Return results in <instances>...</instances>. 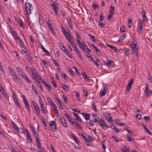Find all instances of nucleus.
Segmentation results:
<instances>
[{
	"instance_id": "obj_26",
	"label": "nucleus",
	"mask_w": 152,
	"mask_h": 152,
	"mask_svg": "<svg viewBox=\"0 0 152 152\" xmlns=\"http://www.w3.org/2000/svg\"><path fill=\"white\" fill-rule=\"evenodd\" d=\"M41 48L42 50H43V52H44L45 53V54L46 55H49V52L43 46L41 45Z\"/></svg>"
},
{
	"instance_id": "obj_51",
	"label": "nucleus",
	"mask_w": 152,
	"mask_h": 152,
	"mask_svg": "<svg viewBox=\"0 0 152 152\" xmlns=\"http://www.w3.org/2000/svg\"><path fill=\"white\" fill-rule=\"evenodd\" d=\"M18 23L23 28H24V26L23 25V23L20 18H19L18 20Z\"/></svg>"
},
{
	"instance_id": "obj_64",
	"label": "nucleus",
	"mask_w": 152,
	"mask_h": 152,
	"mask_svg": "<svg viewBox=\"0 0 152 152\" xmlns=\"http://www.w3.org/2000/svg\"><path fill=\"white\" fill-rule=\"evenodd\" d=\"M53 131H55L57 130V126L56 124H55L53 126L50 127Z\"/></svg>"
},
{
	"instance_id": "obj_3",
	"label": "nucleus",
	"mask_w": 152,
	"mask_h": 152,
	"mask_svg": "<svg viewBox=\"0 0 152 152\" xmlns=\"http://www.w3.org/2000/svg\"><path fill=\"white\" fill-rule=\"evenodd\" d=\"M59 46L60 48H61V47H62V48H64V49H62L63 51L64 52V53L66 54L68 57L69 58H72V56L69 53V52L67 50V49L66 48L64 47L63 45L62 44H60L59 45Z\"/></svg>"
},
{
	"instance_id": "obj_54",
	"label": "nucleus",
	"mask_w": 152,
	"mask_h": 152,
	"mask_svg": "<svg viewBox=\"0 0 152 152\" xmlns=\"http://www.w3.org/2000/svg\"><path fill=\"white\" fill-rule=\"evenodd\" d=\"M108 46L110 48H111L112 50H114L115 51H116L117 50V48H116L114 46H113L110 45H108Z\"/></svg>"
},
{
	"instance_id": "obj_27",
	"label": "nucleus",
	"mask_w": 152,
	"mask_h": 152,
	"mask_svg": "<svg viewBox=\"0 0 152 152\" xmlns=\"http://www.w3.org/2000/svg\"><path fill=\"white\" fill-rule=\"evenodd\" d=\"M67 23L68 24L70 28L72 29L73 28V26L72 25V21L71 20V19H70L69 20H67Z\"/></svg>"
},
{
	"instance_id": "obj_41",
	"label": "nucleus",
	"mask_w": 152,
	"mask_h": 152,
	"mask_svg": "<svg viewBox=\"0 0 152 152\" xmlns=\"http://www.w3.org/2000/svg\"><path fill=\"white\" fill-rule=\"evenodd\" d=\"M13 100H14V102H15V104H16V106L19 108L20 107V106L19 104L18 99H13Z\"/></svg>"
},
{
	"instance_id": "obj_10",
	"label": "nucleus",
	"mask_w": 152,
	"mask_h": 152,
	"mask_svg": "<svg viewBox=\"0 0 152 152\" xmlns=\"http://www.w3.org/2000/svg\"><path fill=\"white\" fill-rule=\"evenodd\" d=\"M104 62L106 64L110 66L111 65L112 66H114V63L112 60L109 61L108 59H106L105 60H104Z\"/></svg>"
},
{
	"instance_id": "obj_23",
	"label": "nucleus",
	"mask_w": 152,
	"mask_h": 152,
	"mask_svg": "<svg viewBox=\"0 0 152 152\" xmlns=\"http://www.w3.org/2000/svg\"><path fill=\"white\" fill-rule=\"evenodd\" d=\"M39 23L40 25H41L43 23V18L41 15L39 14Z\"/></svg>"
},
{
	"instance_id": "obj_63",
	"label": "nucleus",
	"mask_w": 152,
	"mask_h": 152,
	"mask_svg": "<svg viewBox=\"0 0 152 152\" xmlns=\"http://www.w3.org/2000/svg\"><path fill=\"white\" fill-rule=\"evenodd\" d=\"M58 105L59 107L61 110L63 109V105L61 102L60 101H59V102H58Z\"/></svg>"
},
{
	"instance_id": "obj_37",
	"label": "nucleus",
	"mask_w": 152,
	"mask_h": 152,
	"mask_svg": "<svg viewBox=\"0 0 152 152\" xmlns=\"http://www.w3.org/2000/svg\"><path fill=\"white\" fill-rule=\"evenodd\" d=\"M42 62L44 64V66L46 68L48 67V64L47 63V61H46L44 59H42Z\"/></svg>"
},
{
	"instance_id": "obj_49",
	"label": "nucleus",
	"mask_w": 152,
	"mask_h": 152,
	"mask_svg": "<svg viewBox=\"0 0 152 152\" xmlns=\"http://www.w3.org/2000/svg\"><path fill=\"white\" fill-rule=\"evenodd\" d=\"M83 93L84 95L85 96L87 97L88 95L87 91L85 89H83Z\"/></svg>"
},
{
	"instance_id": "obj_4",
	"label": "nucleus",
	"mask_w": 152,
	"mask_h": 152,
	"mask_svg": "<svg viewBox=\"0 0 152 152\" xmlns=\"http://www.w3.org/2000/svg\"><path fill=\"white\" fill-rule=\"evenodd\" d=\"M64 35L66 38L68 40H71L72 39V37L70 34V32L69 30L67 29L66 31V32L64 33Z\"/></svg>"
},
{
	"instance_id": "obj_31",
	"label": "nucleus",
	"mask_w": 152,
	"mask_h": 152,
	"mask_svg": "<svg viewBox=\"0 0 152 152\" xmlns=\"http://www.w3.org/2000/svg\"><path fill=\"white\" fill-rule=\"evenodd\" d=\"M115 7L111 6L109 9V12L114 13L115 12Z\"/></svg>"
},
{
	"instance_id": "obj_40",
	"label": "nucleus",
	"mask_w": 152,
	"mask_h": 152,
	"mask_svg": "<svg viewBox=\"0 0 152 152\" xmlns=\"http://www.w3.org/2000/svg\"><path fill=\"white\" fill-rule=\"evenodd\" d=\"M77 55L82 60L83 59V58L80 54V52L79 50L77 51V52H76Z\"/></svg>"
},
{
	"instance_id": "obj_59",
	"label": "nucleus",
	"mask_w": 152,
	"mask_h": 152,
	"mask_svg": "<svg viewBox=\"0 0 152 152\" xmlns=\"http://www.w3.org/2000/svg\"><path fill=\"white\" fill-rule=\"evenodd\" d=\"M49 125L50 127L53 126L55 124H56L55 121H51L49 122Z\"/></svg>"
},
{
	"instance_id": "obj_8",
	"label": "nucleus",
	"mask_w": 152,
	"mask_h": 152,
	"mask_svg": "<svg viewBox=\"0 0 152 152\" xmlns=\"http://www.w3.org/2000/svg\"><path fill=\"white\" fill-rule=\"evenodd\" d=\"M139 28L137 30L138 34H140L142 32V30L143 23L142 21L139 22Z\"/></svg>"
},
{
	"instance_id": "obj_18",
	"label": "nucleus",
	"mask_w": 152,
	"mask_h": 152,
	"mask_svg": "<svg viewBox=\"0 0 152 152\" xmlns=\"http://www.w3.org/2000/svg\"><path fill=\"white\" fill-rule=\"evenodd\" d=\"M1 90H2V93L4 95L5 97L7 98L8 99H9V96L7 94V93L6 91L4 90V89L2 87H1Z\"/></svg>"
},
{
	"instance_id": "obj_48",
	"label": "nucleus",
	"mask_w": 152,
	"mask_h": 152,
	"mask_svg": "<svg viewBox=\"0 0 152 152\" xmlns=\"http://www.w3.org/2000/svg\"><path fill=\"white\" fill-rule=\"evenodd\" d=\"M113 14L114 13L109 12L108 16V19L109 20H111V18L113 17Z\"/></svg>"
},
{
	"instance_id": "obj_61",
	"label": "nucleus",
	"mask_w": 152,
	"mask_h": 152,
	"mask_svg": "<svg viewBox=\"0 0 152 152\" xmlns=\"http://www.w3.org/2000/svg\"><path fill=\"white\" fill-rule=\"evenodd\" d=\"M47 99L48 102L49 103V104L51 105L52 104H53V102L52 100L49 98V97L47 96Z\"/></svg>"
},
{
	"instance_id": "obj_44",
	"label": "nucleus",
	"mask_w": 152,
	"mask_h": 152,
	"mask_svg": "<svg viewBox=\"0 0 152 152\" xmlns=\"http://www.w3.org/2000/svg\"><path fill=\"white\" fill-rule=\"evenodd\" d=\"M49 28H50L51 31L52 32V33L53 34H54V32L53 31V26L51 24L50 25H49L48 26Z\"/></svg>"
},
{
	"instance_id": "obj_35",
	"label": "nucleus",
	"mask_w": 152,
	"mask_h": 152,
	"mask_svg": "<svg viewBox=\"0 0 152 152\" xmlns=\"http://www.w3.org/2000/svg\"><path fill=\"white\" fill-rule=\"evenodd\" d=\"M145 89L144 90V92H146L148 91H150V88H149V86L146 83L145 85Z\"/></svg>"
},
{
	"instance_id": "obj_43",
	"label": "nucleus",
	"mask_w": 152,
	"mask_h": 152,
	"mask_svg": "<svg viewBox=\"0 0 152 152\" xmlns=\"http://www.w3.org/2000/svg\"><path fill=\"white\" fill-rule=\"evenodd\" d=\"M88 36L89 38L93 41L95 42V40L94 39V36L91 35V34H88Z\"/></svg>"
},
{
	"instance_id": "obj_17",
	"label": "nucleus",
	"mask_w": 152,
	"mask_h": 152,
	"mask_svg": "<svg viewBox=\"0 0 152 152\" xmlns=\"http://www.w3.org/2000/svg\"><path fill=\"white\" fill-rule=\"evenodd\" d=\"M82 75L84 79L87 81L89 80V78L83 72H82Z\"/></svg>"
},
{
	"instance_id": "obj_22",
	"label": "nucleus",
	"mask_w": 152,
	"mask_h": 152,
	"mask_svg": "<svg viewBox=\"0 0 152 152\" xmlns=\"http://www.w3.org/2000/svg\"><path fill=\"white\" fill-rule=\"evenodd\" d=\"M132 53H135L137 58L138 57V48L132 49Z\"/></svg>"
},
{
	"instance_id": "obj_62",
	"label": "nucleus",
	"mask_w": 152,
	"mask_h": 152,
	"mask_svg": "<svg viewBox=\"0 0 152 152\" xmlns=\"http://www.w3.org/2000/svg\"><path fill=\"white\" fill-rule=\"evenodd\" d=\"M81 135L86 142H89V140H88L87 138L83 135V134H81Z\"/></svg>"
},
{
	"instance_id": "obj_12",
	"label": "nucleus",
	"mask_w": 152,
	"mask_h": 152,
	"mask_svg": "<svg viewBox=\"0 0 152 152\" xmlns=\"http://www.w3.org/2000/svg\"><path fill=\"white\" fill-rule=\"evenodd\" d=\"M59 118L63 125L65 127H67V125L65 119L63 117H61L60 116H59Z\"/></svg>"
},
{
	"instance_id": "obj_39",
	"label": "nucleus",
	"mask_w": 152,
	"mask_h": 152,
	"mask_svg": "<svg viewBox=\"0 0 152 152\" xmlns=\"http://www.w3.org/2000/svg\"><path fill=\"white\" fill-rule=\"evenodd\" d=\"M25 107L28 111H29L30 109V107L29 104L28 102L25 104Z\"/></svg>"
},
{
	"instance_id": "obj_24",
	"label": "nucleus",
	"mask_w": 152,
	"mask_h": 152,
	"mask_svg": "<svg viewBox=\"0 0 152 152\" xmlns=\"http://www.w3.org/2000/svg\"><path fill=\"white\" fill-rule=\"evenodd\" d=\"M93 118L94 120V121L96 123H98V121L100 119L96 115H93Z\"/></svg>"
},
{
	"instance_id": "obj_5",
	"label": "nucleus",
	"mask_w": 152,
	"mask_h": 152,
	"mask_svg": "<svg viewBox=\"0 0 152 152\" xmlns=\"http://www.w3.org/2000/svg\"><path fill=\"white\" fill-rule=\"evenodd\" d=\"M57 3L54 1L52 2V3L51 4V6L53 8V10L55 12L56 15H58L57 10Z\"/></svg>"
},
{
	"instance_id": "obj_50",
	"label": "nucleus",
	"mask_w": 152,
	"mask_h": 152,
	"mask_svg": "<svg viewBox=\"0 0 152 152\" xmlns=\"http://www.w3.org/2000/svg\"><path fill=\"white\" fill-rule=\"evenodd\" d=\"M105 24V23H103L102 22V21H99V25L100 26L101 28L104 27Z\"/></svg>"
},
{
	"instance_id": "obj_33",
	"label": "nucleus",
	"mask_w": 152,
	"mask_h": 152,
	"mask_svg": "<svg viewBox=\"0 0 152 152\" xmlns=\"http://www.w3.org/2000/svg\"><path fill=\"white\" fill-rule=\"evenodd\" d=\"M64 112L65 113H64L65 116L68 120L69 121H70V120L72 119V118L70 117L69 115L67 113H66V112L64 111Z\"/></svg>"
},
{
	"instance_id": "obj_21",
	"label": "nucleus",
	"mask_w": 152,
	"mask_h": 152,
	"mask_svg": "<svg viewBox=\"0 0 152 152\" xmlns=\"http://www.w3.org/2000/svg\"><path fill=\"white\" fill-rule=\"evenodd\" d=\"M36 144L38 149L42 147L39 140H36Z\"/></svg>"
},
{
	"instance_id": "obj_36",
	"label": "nucleus",
	"mask_w": 152,
	"mask_h": 152,
	"mask_svg": "<svg viewBox=\"0 0 152 152\" xmlns=\"http://www.w3.org/2000/svg\"><path fill=\"white\" fill-rule=\"evenodd\" d=\"M17 132L20 133H25L24 129L23 128H21L20 129H17Z\"/></svg>"
},
{
	"instance_id": "obj_25",
	"label": "nucleus",
	"mask_w": 152,
	"mask_h": 152,
	"mask_svg": "<svg viewBox=\"0 0 152 152\" xmlns=\"http://www.w3.org/2000/svg\"><path fill=\"white\" fill-rule=\"evenodd\" d=\"M99 123V125L100 126H102L104 123L105 122L104 121L102 120V118H101L98 121V122Z\"/></svg>"
},
{
	"instance_id": "obj_11",
	"label": "nucleus",
	"mask_w": 152,
	"mask_h": 152,
	"mask_svg": "<svg viewBox=\"0 0 152 152\" xmlns=\"http://www.w3.org/2000/svg\"><path fill=\"white\" fill-rule=\"evenodd\" d=\"M107 88H106L105 86H104L102 91L100 92L99 95L101 97H102L107 92Z\"/></svg>"
},
{
	"instance_id": "obj_42",
	"label": "nucleus",
	"mask_w": 152,
	"mask_h": 152,
	"mask_svg": "<svg viewBox=\"0 0 152 152\" xmlns=\"http://www.w3.org/2000/svg\"><path fill=\"white\" fill-rule=\"evenodd\" d=\"M147 77L148 79L150 80V82L151 83H152V80H151L152 79V76L151 75L150 73L149 72H148V73Z\"/></svg>"
},
{
	"instance_id": "obj_55",
	"label": "nucleus",
	"mask_w": 152,
	"mask_h": 152,
	"mask_svg": "<svg viewBox=\"0 0 152 152\" xmlns=\"http://www.w3.org/2000/svg\"><path fill=\"white\" fill-rule=\"evenodd\" d=\"M22 98L23 103L24 104L28 102L25 96L24 95H23L22 96Z\"/></svg>"
},
{
	"instance_id": "obj_47",
	"label": "nucleus",
	"mask_w": 152,
	"mask_h": 152,
	"mask_svg": "<svg viewBox=\"0 0 152 152\" xmlns=\"http://www.w3.org/2000/svg\"><path fill=\"white\" fill-rule=\"evenodd\" d=\"M126 137L127 138L129 142H133V140L132 139L131 136L128 134H126Z\"/></svg>"
},
{
	"instance_id": "obj_6",
	"label": "nucleus",
	"mask_w": 152,
	"mask_h": 152,
	"mask_svg": "<svg viewBox=\"0 0 152 152\" xmlns=\"http://www.w3.org/2000/svg\"><path fill=\"white\" fill-rule=\"evenodd\" d=\"M134 79L133 78H131L130 81L129 82L127 86H126V90L129 91L133 83Z\"/></svg>"
},
{
	"instance_id": "obj_9",
	"label": "nucleus",
	"mask_w": 152,
	"mask_h": 152,
	"mask_svg": "<svg viewBox=\"0 0 152 152\" xmlns=\"http://www.w3.org/2000/svg\"><path fill=\"white\" fill-rule=\"evenodd\" d=\"M133 43L130 45L132 49H134L135 48H138V46L137 45V41L135 39H134Z\"/></svg>"
},
{
	"instance_id": "obj_34",
	"label": "nucleus",
	"mask_w": 152,
	"mask_h": 152,
	"mask_svg": "<svg viewBox=\"0 0 152 152\" xmlns=\"http://www.w3.org/2000/svg\"><path fill=\"white\" fill-rule=\"evenodd\" d=\"M37 84L39 86L40 89L42 91V92L44 91L43 87H42V85H41V83L39 81V80H37Z\"/></svg>"
},
{
	"instance_id": "obj_29",
	"label": "nucleus",
	"mask_w": 152,
	"mask_h": 152,
	"mask_svg": "<svg viewBox=\"0 0 152 152\" xmlns=\"http://www.w3.org/2000/svg\"><path fill=\"white\" fill-rule=\"evenodd\" d=\"M124 50L125 51V54L127 56H129V50L128 48H124Z\"/></svg>"
},
{
	"instance_id": "obj_38",
	"label": "nucleus",
	"mask_w": 152,
	"mask_h": 152,
	"mask_svg": "<svg viewBox=\"0 0 152 152\" xmlns=\"http://www.w3.org/2000/svg\"><path fill=\"white\" fill-rule=\"evenodd\" d=\"M32 90L34 93H35L36 95L38 94V92L36 89V88L33 84L32 85Z\"/></svg>"
},
{
	"instance_id": "obj_2",
	"label": "nucleus",
	"mask_w": 152,
	"mask_h": 152,
	"mask_svg": "<svg viewBox=\"0 0 152 152\" xmlns=\"http://www.w3.org/2000/svg\"><path fill=\"white\" fill-rule=\"evenodd\" d=\"M28 71L31 73V75L33 77L36 75L37 77H39L38 72L34 67H29L28 68Z\"/></svg>"
},
{
	"instance_id": "obj_57",
	"label": "nucleus",
	"mask_w": 152,
	"mask_h": 152,
	"mask_svg": "<svg viewBox=\"0 0 152 152\" xmlns=\"http://www.w3.org/2000/svg\"><path fill=\"white\" fill-rule=\"evenodd\" d=\"M46 88L49 91H50L51 90V87L49 85L46 83L45 85Z\"/></svg>"
},
{
	"instance_id": "obj_60",
	"label": "nucleus",
	"mask_w": 152,
	"mask_h": 152,
	"mask_svg": "<svg viewBox=\"0 0 152 152\" xmlns=\"http://www.w3.org/2000/svg\"><path fill=\"white\" fill-rule=\"evenodd\" d=\"M75 125L77 129L80 130L82 129V127L80 126L79 124H78V123H76V124H75Z\"/></svg>"
},
{
	"instance_id": "obj_28",
	"label": "nucleus",
	"mask_w": 152,
	"mask_h": 152,
	"mask_svg": "<svg viewBox=\"0 0 152 152\" xmlns=\"http://www.w3.org/2000/svg\"><path fill=\"white\" fill-rule=\"evenodd\" d=\"M145 94L147 97L150 96L152 95V91L145 92Z\"/></svg>"
},
{
	"instance_id": "obj_53",
	"label": "nucleus",
	"mask_w": 152,
	"mask_h": 152,
	"mask_svg": "<svg viewBox=\"0 0 152 152\" xmlns=\"http://www.w3.org/2000/svg\"><path fill=\"white\" fill-rule=\"evenodd\" d=\"M12 123L14 128L15 129V130H17V129H18L17 127V126L16 124L14 122L12 121Z\"/></svg>"
},
{
	"instance_id": "obj_13",
	"label": "nucleus",
	"mask_w": 152,
	"mask_h": 152,
	"mask_svg": "<svg viewBox=\"0 0 152 152\" xmlns=\"http://www.w3.org/2000/svg\"><path fill=\"white\" fill-rule=\"evenodd\" d=\"M145 11L144 10L142 11L141 13L142 15V19L143 21H147L148 20V19L145 15Z\"/></svg>"
},
{
	"instance_id": "obj_19",
	"label": "nucleus",
	"mask_w": 152,
	"mask_h": 152,
	"mask_svg": "<svg viewBox=\"0 0 152 152\" xmlns=\"http://www.w3.org/2000/svg\"><path fill=\"white\" fill-rule=\"evenodd\" d=\"M115 122H116V123L117 124H118L119 126H124L125 125V124L124 123H121L120 122V120H119L118 119H117V120H116V119H115Z\"/></svg>"
},
{
	"instance_id": "obj_16",
	"label": "nucleus",
	"mask_w": 152,
	"mask_h": 152,
	"mask_svg": "<svg viewBox=\"0 0 152 152\" xmlns=\"http://www.w3.org/2000/svg\"><path fill=\"white\" fill-rule=\"evenodd\" d=\"M19 45L22 48V49L23 50V49L24 50H26V46L24 45V44L22 42L21 39H20L19 40Z\"/></svg>"
},
{
	"instance_id": "obj_56",
	"label": "nucleus",
	"mask_w": 152,
	"mask_h": 152,
	"mask_svg": "<svg viewBox=\"0 0 152 152\" xmlns=\"http://www.w3.org/2000/svg\"><path fill=\"white\" fill-rule=\"evenodd\" d=\"M125 27L124 26L122 25L121 26L120 31L122 32H124L125 31Z\"/></svg>"
},
{
	"instance_id": "obj_7",
	"label": "nucleus",
	"mask_w": 152,
	"mask_h": 152,
	"mask_svg": "<svg viewBox=\"0 0 152 152\" xmlns=\"http://www.w3.org/2000/svg\"><path fill=\"white\" fill-rule=\"evenodd\" d=\"M75 33L77 36V37H76V40L78 42L80 47H81V48H82V44L80 41V40H81V38L80 37V35H79V34H78L77 33V32L75 31Z\"/></svg>"
},
{
	"instance_id": "obj_45",
	"label": "nucleus",
	"mask_w": 152,
	"mask_h": 152,
	"mask_svg": "<svg viewBox=\"0 0 152 152\" xmlns=\"http://www.w3.org/2000/svg\"><path fill=\"white\" fill-rule=\"evenodd\" d=\"M61 87L65 91L67 90L68 89V87L65 84H61Z\"/></svg>"
},
{
	"instance_id": "obj_30",
	"label": "nucleus",
	"mask_w": 152,
	"mask_h": 152,
	"mask_svg": "<svg viewBox=\"0 0 152 152\" xmlns=\"http://www.w3.org/2000/svg\"><path fill=\"white\" fill-rule=\"evenodd\" d=\"M13 79L15 80V82L17 83H19L20 81V79L17 76V75H16L14 76L13 77Z\"/></svg>"
},
{
	"instance_id": "obj_15",
	"label": "nucleus",
	"mask_w": 152,
	"mask_h": 152,
	"mask_svg": "<svg viewBox=\"0 0 152 152\" xmlns=\"http://www.w3.org/2000/svg\"><path fill=\"white\" fill-rule=\"evenodd\" d=\"M14 38L16 40L18 39V40L20 39L19 37L17 35L16 33L14 31H13L11 32Z\"/></svg>"
},
{
	"instance_id": "obj_32",
	"label": "nucleus",
	"mask_w": 152,
	"mask_h": 152,
	"mask_svg": "<svg viewBox=\"0 0 152 152\" xmlns=\"http://www.w3.org/2000/svg\"><path fill=\"white\" fill-rule=\"evenodd\" d=\"M33 133L35 137V140H39V134L36 132V131L35 132H33Z\"/></svg>"
},
{
	"instance_id": "obj_20",
	"label": "nucleus",
	"mask_w": 152,
	"mask_h": 152,
	"mask_svg": "<svg viewBox=\"0 0 152 152\" xmlns=\"http://www.w3.org/2000/svg\"><path fill=\"white\" fill-rule=\"evenodd\" d=\"M110 127L113 129L114 131L116 133H118L119 132V130L115 126H110Z\"/></svg>"
},
{
	"instance_id": "obj_52",
	"label": "nucleus",
	"mask_w": 152,
	"mask_h": 152,
	"mask_svg": "<svg viewBox=\"0 0 152 152\" xmlns=\"http://www.w3.org/2000/svg\"><path fill=\"white\" fill-rule=\"evenodd\" d=\"M84 47H83V45H82V48H81V47H80V48H81V49H82V50L83 52L85 53V49H86L87 48H88V47H87V46L86 45H84Z\"/></svg>"
},
{
	"instance_id": "obj_46",
	"label": "nucleus",
	"mask_w": 152,
	"mask_h": 152,
	"mask_svg": "<svg viewBox=\"0 0 152 152\" xmlns=\"http://www.w3.org/2000/svg\"><path fill=\"white\" fill-rule=\"evenodd\" d=\"M105 118L106 120H108V121L109 122H110L112 121L113 119L111 117H110L109 116H106Z\"/></svg>"
},
{
	"instance_id": "obj_58",
	"label": "nucleus",
	"mask_w": 152,
	"mask_h": 152,
	"mask_svg": "<svg viewBox=\"0 0 152 152\" xmlns=\"http://www.w3.org/2000/svg\"><path fill=\"white\" fill-rule=\"evenodd\" d=\"M103 125V126L101 127L104 129H106L109 127V126L106 125L105 123Z\"/></svg>"
},
{
	"instance_id": "obj_1",
	"label": "nucleus",
	"mask_w": 152,
	"mask_h": 152,
	"mask_svg": "<svg viewBox=\"0 0 152 152\" xmlns=\"http://www.w3.org/2000/svg\"><path fill=\"white\" fill-rule=\"evenodd\" d=\"M25 8L27 14L28 15H30L32 13V10H33V7L32 4L29 2L26 3L25 4Z\"/></svg>"
},
{
	"instance_id": "obj_14",
	"label": "nucleus",
	"mask_w": 152,
	"mask_h": 152,
	"mask_svg": "<svg viewBox=\"0 0 152 152\" xmlns=\"http://www.w3.org/2000/svg\"><path fill=\"white\" fill-rule=\"evenodd\" d=\"M83 117H85V119L86 120H88L90 118V115L89 114L87 113H83L82 114Z\"/></svg>"
}]
</instances>
